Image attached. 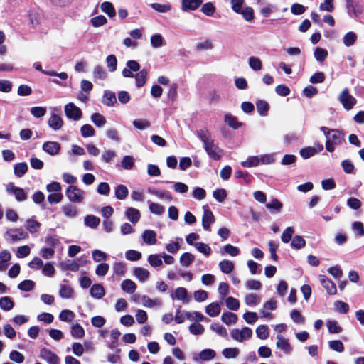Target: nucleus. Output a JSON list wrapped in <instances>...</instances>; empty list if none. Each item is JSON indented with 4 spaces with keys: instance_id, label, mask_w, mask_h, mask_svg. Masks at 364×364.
I'll return each instance as SVG.
<instances>
[{
    "instance_id": "f257e3e1",
    "label": "nucleus",
    "mask_w": 364,
    "mask_h": 364,
    "mask_svg": "<svg viewBox=\"0 0 364 364\" xmlns=\"http://www.w3.org/2000/svg\"><path fill=\"white\" fill-rule=\"evenodd\" d=\"M65 194L72 203H80L84 200L85 192L76 186H68Z\"/></svg>"
},
{
    "instance_id": "f03ea898",
    "label": "nucleus",
    "mask_w": 364,
    "mask_h": 364,
    "mask_svg": "<svg viewBox=\"0 0 364 364\" xmlns=\"http://www.w3.org/2000/svg\"><path fill=\"white\" fill-rule=\"evenodd\" d=\"M204 149L208 156L215 161L220 160L222 156L224 154V151L215 145L214 144V141H212L208 144L205 145Z\"/></svg>"
},
{
    "instance_id": "7ed1b4c3",
    "label": "nucleus",
    "mask_w": 364,
    "mask_h": 364,
    "mask_svg": "<svg viewBox=\"0 0 364 364\" xmlns=\"http://www.w3.org/2000/svg\"><path fill=\"white\" fill-rule=\"evenodd\" d=\"M39 356L48 364H60V358L59 356L48 348H41Z\"/></svg>"
},
{
    "instance_id": "20e7f679",
    "label": "nucleus",
    "mask_w": 364,
    "mask_h": 364,
    "mask_svg": "<svg viewBox=\"0 0 364 364\" xmlns=\"http://www.w3.org/2000/svg\"><path fill=\"white\" fill-rule=\"evenodd\" d=\"M65 113L68 118L78 120L82 117V112L79 107L70 102L65 107Z\"/></svg>"
},
{
    "instance_id": "39448f33",
    "label": "nucleus",
    "mask_w": 364,
    "mask_h": 364,
    "mask_svg": "<svg viewBox=\"0 0 364 364\" xmlns=\"http://www.w3.org/2000/svg\"><path fill=\"white\" fill-rule=\"evenodd\" d=\"M338 100L346 110H350L356 104V99L350 92H341Z\"/></svg>"
},
{
    "instance_id": "423d86ee",
    "label": "nucleus",
    "mask_w": 364,
    "mask_h": 364,
    "mask_svg": "<svg viewBox=\"0 0 364 364\" xmlns=\"http://www.w3.org/2000/svg\"><path fill=\"white\" fill-rule=\"evenodd\" d=\"M346 6L349 16L351 17H358L363 12L362 6L354 0H346Z\"/></svg>"
},
{
    "instance_id": "0eeeda50",
    "label": "nucleus",
    "mask_w": 364,
    "mask_h": 364,
    "mask_svg": "<svg viewBox=\"0 0 364 364\" xmlns=\"http://www.w3.org/2000/svg\"><path fill=\"white\" fill-rule=\"evenodd\" d=\"M140 65L136 60H128L126 67L122 70V75L124 77H134V72H139Z\"/></svg>"
},
{
    "instance_id": "6e6552de",
    "label": "nucleus",
    "mask_w": 364,
    "mask_h": 364,
    "mask_svg": "<svg viewBox=\"0 0 364 364\" xmlns=\"http://www.w3.org/2000/svg\"><path fill=\"white\" fill-rule=\"evenodd\" d=\"M320 282L329 295H335L337 293L335 283L326 275L320 276Z\"/></svg>"
},
{
    "instance_id": "1a4fd4ad",
    "label": "nucleus",
    "mask_w": 364,
    "mask_h": 364,
    "mask_svg": "<svg viewBox=\"0 0 364 364\" xmlns=\"http://www.w3.org/2000/svg\"><path fill=\"white\" fill-rule=\"evenodd\" d=\"M215 222V217L209 208H205L202 217V225L204 230L210 231V225Z\"/></svg>"
},
{
    "instance_id": "9d476101",
    "label": "nucleus",
    "mask_w": 364,
    "mask_h": 364,
    "mask_svg": "<svg viewBox=\"0 0 364 364\" xmlns=\"http://www.w3.org/2000/svg\"><path fill=\"white\" fill-rule=\"evenodd\" d=\"M43 150L51 156L59 154L61 146L57 141H46L43 144Z\"/></svg>"
},
{
    "instance_id": "9b49d317",
    "label": "nucleus",
    "mask_w": 364,
    "mask_h": 364,
    "mask_svg": "<svg viewBox=\"0 0 364 364\" xmlns=\"http://www.w3.org/2000/svg\"><path fill=\"white\" fill-rule=\"evenodd\" d=\"M6 191L9 195L14 196L18 201L23 200V189L16 187L14 183L10 182L6 185Z\"/></svg>"
},
{
    "instance_id": "f8f14e48",
    "label": "nucleus",
    "mask_w": 364,
    "mask_h": 364,
    "mask_svg": "<svg viewBox=\"0 0 364 364\" xmlns=\"http://www.w3.org/2000/svg\"><path fill=\"white\" fill-rule=\"evenodd\" d=\"M203 3V0H182L181 9L183 11L197 9Z\"/></svg>"
},
{
    "instance_id": "ddd939ff",
    "label": "nucleus",
    "mask_w": 364,
    "mask_h": 364,
    "mask_svg": "<svg viewBox=\"0 0 364 364\" xmlns=\"http://www.w3.org/2000/svg\"><path fill=\"white\" fill-rule=\"evenodd\" d=\"M33 66H34V68L37 70H40L43 73L47 75L56 76V77H58V78H60V80H65L68 78V74L66 73H65V72L57 73L56 72H55L54 70H43L42 67H41V65L39 63H34Z\"/></svg>"
},
{
    "instance_id": "4468645a",
    "label": "nucleus",
    "mask_w": 364,
    "mask_h": 364,
    "mask_svg": "<svg viewBox=\"0 0 364 364\" xmlns=\"http://www.w3.org/2000/svg\"><path fill=\"white\" fill-rule=\"evenodd\" d=\"M323 149V147L322 144H318V150H316L314 147L307 146L300 150V155L303 159H307L314 156L318 151H322Z\"/></svg>"
},
{
    "instance_id": "2eb2a0df",
    "label": "nucleus",
    "mask_w": 364,
    "mask_h": 364,
    "mask_svg": "<svg viewBox=\"0 0 364 364\" xmlns=\"http://www.w3.org/2000/svg\"><path fill=\"white\" fill-rule=\"evenodd\" d=\"M28 21L29 24L33 27L35 28L36 26L39 24L41 15L39 13V10L38 8L34 7L32 9H31L28 11Z\"/></svg>"
},
{
    "instance_id": "dca6fc26",
    "label": "nucleus",
    "mask_w": 364,
    "mask_h": 364,
    "mask_svg": "<svg viewBox=\"0 0 364 364\" xmlns=\"http://www.w3.org/2000/svg\"><path fill=\"white\" fill-rule=\"evenodd\" d=\"M48 124L51 129L57 131L62 128L63 125V120L60 116L52 114L48 119Z\"/></svg>"
},
{
    "instance_id": "f3484780",
    "label": "nucleus",
    "mask_w": 364,
    "mask_h": 364,
    "mask_svg": "<svg viewBox=\"0 0 364 364\" xmlns=\"http://www.w3.org/2000/svg\"><path fill=\"white\" fill-rule=\"evenodd\" d=\"M23 230L21 229H9L6 232V240L10 242H15L21 240Z\"/></svg>"
},
{
    "instance_id": "a211bd4d",
    "label": "nucleus",
    "mask_w": 364,
    "mask_h": 364,
    "mask_svg": "<svg viewBox=\"0 0 364 364\" xmlns=\"http://www.w3.org/2000/svg\"><path fill=\"white\" fill-rule=\"evenodd\" d=\"M225 122L233 129H238L243 125L242 122L237 120V118L235 116H233L230 113H228L225 115Z\"/></svg>"
},
{
    "instance_id": "6ab92c4d",
    "label": "nucleus",
    "mask_w": 364,
    "mask_h": 364,
    "mask_svg": "<svg viewBox=\"0 0 364 364\" xmlns=\"http://www.w3.org/2000/svg\"><path fill=\"white\" fill-rule=\"evenodd\" d=\"M105 294L103 286L100 284H95L90 288V295L97 299H102Z\"/></svg>"
},
{
    "instance_id": "aec40b11",
    "label": "nucleus",
    "mask_w": 364,
    "mask_h": 364,
    "mask_svg": "<svg viewBox=\"0 0 364 364\" xmlns=\"http://www.w3.org/2000/svg\"><path fill=\"white\" fill-rule=\"evenodd\" d=\"M125 213L128 220L132 223H136L141 217L139 210L134 208H128L126 210Z\"/></svg>"
},
{
    "instance_id": "412c9836",
    "label": "nucleus",
    "mask_w": 364,
    "mask_h": 364,
    "mask_svg": "<svg viewBox=\"0 0 364 364\" xmlns=\"http://www.w3.org/2000/svg\"><path fill=\"white\" fill-rule=\"evenodd\" d=\"M277 346L279 348L283 350L285 353H289L291 351V347L289 341L284 338L282 335L278 334L277 336Z\"/></svg>"
},
{
    "instance_id": "4be33fe9",
    "label": "nucleus",
    "mask_w": 364,
    "mask_h": 364,
    "mask_svg": "<svg viewBox=\"0 0 364 364\" xmlns=\"http://www.w3.org/2000/svg\"><path fill=\"white\" fill-rule=\"evenodd\" d=\"M134 77H135L136 87L141 88L146 81L147 71L145 69H143L134 75Z\"/></svg>"
},
{
    "instance_id": "5701e85b",
    "label": "nucleus",
    "mask_w": 364,
    "mask_h": 364,
    "mask_svg": "<svg viewBox=\"0 0 364 364\" xmlns=\"http://www.w3.org/2000/svg\"><path fill=\"white\" fill-rule=\"evenodd\" d=\"M196 135L203 142L204 146L213 141L210 132L207 129L197 130Z\"/></svg>"
},
{
    "instance_id": "b1692460",
    "label": "nucleus",
    "mask_w": 364,
    "mask_h": 364,
    "mask_svg": "<svg viewBox=\"0 0 364 364\" xmlns=\"http://www.w3.org/2000/svg\"><path fill=\"white\" fill-rule=\"evenodd\" d=\"M196 135L203 142L204 146L213 141L210 132L207 129L197 130Z\"/></svg>"
},
{
    "instance_id": "393cba45",
    "label": "nucleus",
    "mask_w": 364,
    "mask_h": 364,
    "mask_svg": "<svg viewBox=\"0 0 364 364\" xmlns=\"http://www.w3.org/2000/svg\"><path fill=\"white\" fill-rule=\"evenodd\" d=\"M205 313L211 317H215L220 313V306L218 303L213 302L205 307Z\"/></svg>"
},
{
    "instance_id": "a878e982",
    "label": "nucleus",
    "mask_w": 364,
    "mask_h": 364,
    "mask_svg": "<svg viewBox=\"0 0 364 364\" xmlns=\"http://www.w3.org/2000/svg\"><path fill=\"white\" fill-rule=\"evenodd\" d=\"M156 234L154 230H146L142 234V237L148 245H154L156 242Z\"/></svg>"
},
{
    "instance_id": "bb28decb",
    "label": "nucleus",
    "mask_w": 364,
    "mask_h": 364,
    "mask_svg": "<svg viewBox=\"0 0 364 364\" xmlns=\"http://www.w3.org/2000/svg\"><path fill=\"white\" fill-rule=\"evenodd\" d=\"M121 288L124 291L132 294L136 291V285L131 279H127L122 282Z\"/></svg>"
},
{
    "instance_id": "cd10ccee",
    "label": "nucleus",
    "mask_w": 364,
    "mask_h": 364,
    "mask_svg": "<svg viewBox=\"0 0 364 364\" xmlns=\"http://www.w3.org/2000/svg\"><path fill=\"white\" fill-rule=\"evenodd\" d=\"M219 267L224 274H230L234 269L235 265L232 261L224 259L220 262Z\"/></svg>"
},
{
    "instance_id": "c85d7f7f",
    "label": "nucleus",
    "mask_w": 364,
    "mask_h": 364,
    "mask_svg": "<svg viewBox=\"0 0 364 364\" xmlns=\"http://www.w3.org/2000/svg\"><path fill=\"white\" fill-rule=\"evenodd\" d=\"M149 192L151 195H154L160 199H164L165 200H167V201H171L173 200L171 194L168 191H160L155 190V189H154V190L149 189Z\"/></svg>"
},
{
    "instance_id": "c756f323",
    "label": "nucleus",
    "mask_w": 364,
    "mask_h": 364,
    "mask_svg": "<svg viewBox=\"0 0 364 364\" xmlns=\"http://www.w3.org/2000/svg\"><path fill=\"white\" fill-rule=\"evenodd\" d=\"M221 320L226 325H230L237 322V316L232 312H225L222 314Z\"/></svg>"
},
{
    "instance_id": "7c9ffc66",
    "label": "nucleus",
    "mask_w": 364,
    "mask_h": 364,
    "mask_svg": "<svg viewBox=\"0 0 364 364\" xmlns=\"http://www.w3.org/2000/svg\"><path fill=\"white\" fill-rule=\"evenodd\" d=\"M129 193L128 188L122 184L117 186L115 188V197L119 200H124Z\"/></svg>"
},
{
    "instance_id": "2f4dec72",
    "label": "nucleus",
    "mask_w": 364,
    "mask_h": 364,
    "mask_svg": "<svg viewBox=\"0 0 364 364\" xmlns=\"http://www.w3.org/2000/svg\"><path fill=\"white\" fill-rule=\"evenodd\" d=\"M101 10L107 14L110 18L114 17L116 15L115 9L112 4L109 1L103 2L100 6Z\"/></svg>"
},
{
    "instance_id": "473e14b6",
    "label": "nucleus",
    "mask_w": 364,
    "mask_h": 364,
    "mask_svg": "<svg viewBox=\"0 0 364 364\" xmlns=\"http://www.w3.org/2000/svg\"><path fill=\"white\" fill-rule=\"evenodd\" d=\"M248 65L255 71H259L262 68L261 60L255 56H251L248 59Z\"/></svg>"
},
{
    "instance_id": "72a5a7b5",
    "label": "nucleus",
    "mask_w": 364,
    "mask_h": 364,
    "mask_svg": "<svg viewBox=\"0 0 364 364\" xmlns=\"http://www.w3.org/2000/svg\"><path fill=\"white\" fill-rule=\"evenodd\" d=\"M70 333L75 338H82L85 333L84 328L79 323H75L72 326Z\"/></svg>"
},
{
    "instance_id": "f704fd0d",
    "label": "nucleus",
    "mask_w": 364,
    "mask_h": 364,
    "mask_svg": "<svg viewBox=\"0 0 364 364\" xmlns=\"http://www.w3.org/2000/svg\"><path fill=\"white\" fill-rule=\"evenodd\" d=\"M100 223V219L92 215H87L85 218V225L91 228H96Z\"/></svg>"
},
{
    "instance_id": "c9c22d12",
    "label": "nucleus",
    "mask_w": 364,
    "mask_h": 364,
    "mask_svg": "<svg viewBox=\"0 0 364 364\" xmlns=\"http://www.w3.org/2000/svg\"><path fill=\"white\" fill-rule=\"evenodd\" d=\"M332 134L329 136V139L335 144H340L344 139V135L342 132L338 129H331Z\"/></svg>"
},
{
    "instance_id": "e433bc0d",
    "label": "nucleus",
    "mask_w": 364,
    "mask_h": 364,
    "mask_svg": "<svg viewBox=\"0 0 364 364\" xmlns=\"http://www.w3.org/2000/svg\"><path fill=\"white\" fill-rule=\"evenodd\" d=\"M117 102L115 92H104L102 103L107 106H112Z\"/></svg>"
},
{
    "instance_id": "4c0bfd02",
    "label": "nucleus",
    "mask_w": 364,
    "mask_h": 364,
    "mask_svg": "<svg viewBox=\"0 0 364 364\" xmlns=\"http://www.w3.org/2000/svg\"><path fill=\"white\" fill-rule=\"evenodd\" d=\"M256 107L258 113L262 116H266L269 109V104L264 100H258Z\"/></svg>"
},
{
    "instance_id": "58836bf2",
    "label": "nucleus",
    "mask_w": 364,
    "mask_h": 364,
    "mask_svg": "<svg viewBox=\"0 0 364 364\" xmlns=\"http://www.w3.org/2000/svg\"><path fill=\"white\" fill-rule=\"evenodd\" d=\"M74 293L73 289L68 285L62 284L59 291V295L63 299H70Z\"/></svg>"
},
{
    "instance_id": "ea45409f",
    "label": "nucleus",
    "mask_w": 364,
    "mask_h": 364,
    "mask_svg": "<svg viewBox=\"0 0 364 364\" xmlns=\"http://www.w3.org/2000/svg\"><path fill=\"white\" fill-rule=\"evenodd\" d=\"M356 40H357V35L354 32L350 31V32H348L343 36V44L346 47H350V46H352L355 43Z\"/></svg>"
},
{
    "instance_id": "a19ab883",
    "label": "nucleus",
    "mask_w": 364,
    "mask_h": 364,
    "mask_svg": "<svg viewBox=\"0 0 364 364\" xmlns=\"http://www.w3.org/2000/svg\"><path fill=\"white\" fill-rule=\"evenodd\" d=\"M91 120L95 124V125L98 127H103L107 122L105 117L102 114L97 112L93 113L92 114Z\"/></svg>"
},
{
    "instance_id": "79ce46f5",
    "label": "nucleus",
    "mask_w": 364,
    "mask_h": 364,
    "mask_svg": "<svg viewBox=\"0 0 364 364\" xmlns=\"http://www.w3.org/2000/svg\"><path fill=\"white\" fill-rule=\"evenodd\" d=\"M134 274L141 282L146 281L149 277V272L139 267L134 269Z\"/></svg>"
},
{
    "instance_id": "37998d69",
    "label": "nucleus",
    "mask_w": 364,
    "mask_h": 364,
    "mask_svg": "<svg viewBox=\"0 0 364 364\" xmlns=\"http://www.w3.org/2000/svg\"><path fill=\"white\" fill-rule=\"evenodd\" d=\"M151 45L154 48H158L164 46V38L159 33H155L151 36Z\"/></svg>"
},
{
    "instance_id": "c03bdc74",
    "label": "nucleus",
    "mask_w": 364,
    "mask_h": 364,
    "mask_svg": "<svg viewBox=\"0 0 364 364\" xmlns=\"http://www.w3.org/2000/svg\"><path fill=\"white\" fill-rule=\"evenodd\" d=\"M291 246L294 249L299 250L306 246V241L301 236L296 235L291 240Z\"/></svg>"
},
{
    "instance_id": "a18cd8bd",
    "label": "nucleus",
    "mask_w": 364,
    "mask_h": 364,
    "mask_svg": "<svg viewBox=\"0 0 364 364\" xmlns=\"http://www.w3.org/2000/svg\"><path fill=\"white\" fill-rule=\"evenodd\" d=\"M257 336L262 340H265L269 337V331L266 325H260L256 329Z\"/></svg>"
},
{
    "instance_id": "49530a36",
    "label": "nucleus",
    "mask_w": 364,
    "mask_h": 364,
    "mask_svg": "<svg viewBox=\"0 0 364 364\" xmlns=\"http://www.w3.org/2000/svg\"><path fill=\"white\" fill-rule=\"evenodd\" d=\"M14 306V302L9 296H4L0 299V308L4 311H9Z\"/></svg>"
},
{
    "instance_id": "de8ad7c7",
    "label": "nucleus",
    "mask_w": 364,
    "mask_h": 364,
    "mask_svg": "<svg viewBox=\"0 0 364 364\" xmlns=\"http://www.w3.org/2000/svg\"><path fill=\"white\" fill-rule=\"evenodd\" d=\"M62 209L65 215L68 218H75L77 215V208L71 204L63 206Z\"/></svg>"
},
{
    "instance_id": "09e8293b",
    "label": "nucleus",
    "mask_w": 364,
    "mask_h": 364,
    "mask_svg": "<svg viewBox=\"0 0 364 364\" xmlns=\"http://www.w3.org/2000/svg\"><path fill=\"white\" fill-rule=\"evenodd\" d=\"M326 326L330 333H339L343 331L342 327L340 326L335 320L328 321Z\"/></svg>"
},
{
    "instance_id": "8fccbe9b",
    "label": "nucleus",
    "mask_w": 364,
    "mask_h": 364,
    "mask_svg": "<svg viewBox=\"0 0 364 364\" xmlns=\"http://www.w3.org/2000/svg\"><path fill=\"white\" fill-rule=\"evenodd\" d=\"M40 227H41V223L36 220L28 219L26 221V229L31 233L37 232L38 231Z\"/></svg>"
},
{
    "instance_id": "3c124183",
    "label": "nucleus",
    "mask_w": 364,
    "mask_h": 364,
    "mask_svg": "<svg viewBox=\"0 0 364 364\" xmlns=\"http://www.w3.org/2000/svg\"><path fill=\"white\" fill-rule=\"evenodd\" d=\"M194 260V256L190 252H184L180 257L181 264L183 267H188Z\"/></svg>"
},
{
    "instance_id": "603ef678",
    "label": "nucleus",
    "mask_w": 364,
    "mask_h": 364,
    "mask_svg": "<svg viewBox=\"0 0 364 364\" xmlns=\"http://www.w3.org/2000/svg\"><path fill=\"white\" fill-rule=\"evenodd\" d=\"M214 198L219 203H223L227 198L228 193L225 189L218 188L213 191Z\"/></svg>"
},
{
    "instance_id": "864d4df0",
    "label": "nucleus",
    "mask_w": 364,
    "mask_h": 364,
    "mask_svg": "<svg viewBox=\"0 0 364 364\" xmlns=\"http://www.w3.org/2000/svg\"><path fill=\"white\" fill-rule=\"evenodd\" d=\"M328 56V51L321 48H316L314 50V58L318 62H323Z\"/></svg>"
},
{
    "instance_id": "5fc2aeb1",
    "label": "nucleus",
    "mask_w": 364,
    "mask_h": 364,
    "mask_svg": "<svg viewBox=\"0 0 364 364\" xmlns=\"http://www.w3.org/2000/svg\"><path fill=\"white\" fill-rule=\"evenodd\" d=\"M225 301L226 306L230 310L237 311L240 308V301L237 299L229 296Z\"/></svg>"
},
{
    "instance_id": "6e6d98bb",
    "label": "nucleus",
    "mask_w": 364,
    "mask_h": 364,
    "mask_svg": "<svg viewBox=\"0 0 364 364\" xmlns=\"http://www.w3.org/2000/svg\"><path fill=\"white\" fill-rule=\"evenodd\" d=\"M148 262L153 267H158L162 265L163 262L159 255L153 254L148 257Z\"/></svg>"
},
{
    "instance_id": "4d7b16f0",
    "label": "nucleus",
    "mask_w": 364,
    "mask_h": 364,
    "mask_svg": "<svg viewBox=\"0 0 364 364\" xmlns=\"http://www.w3.org/2000/svg\"><path fill=\"white\" fill-rule=\"evenodd\" d=\"M81 134L83 137L87 138L92 136L95 134L94 128L90 124H84L80 129Z\"/></svg>"
},
{
    "instance_id": "13d9d810",
    "label": "nucleus",
    "mask_w": 364,
    "mask_h": 364,
    "mask_svg": "<svg viewBox=\"0 0 364 364\" xmlns=\"http://www.w3.org/2000/svg\"><path fill=\"white\" fill-rule=\"evenodd\" d=\"M122 166L126 170H131L134 166V158L132 156L127 155L123 157Z\"/></svg>"
},
{
    "instance_id": "bf43d9fd",
    "label": "nucleus",
    "mask_w": 364,
    "mask_h": 364,
    "mask_svg": "<svg viewBox=\"0 0 364 364\" xmlns=\"http://www.w3.org/2000/svg\"><path fill=\"white\" fill-rule=\"evenodd\" d=\"M291 318L296 323H304L305 322L304 316L297 309H293L290 314Z\"/></svg>"
},
{
    "instance_id": "052dcab7",
    "label": "nucleus",
    "mask_w": 364,
    "mask_h": 364,
    "mask_svg": "<svg viewBox=\"0 0 364 364\" xmlns=\"http://www.w3.org/2000/svg\"><path fill=\"white\" fill-rule=\"evenodd\" d=\"M126 259L130 261H137L141 258V253L137 250H129L125 252Z\"/></svg>"
},
{
    "instance_id": "680f3d73",
    "label": "nucleus",
    "mask_w": 364,
    "mask_h": 364,
    "mask_svg": "<svg viewBox=\"0 0 364 364\" xmlns=\"http://www.w3.org/2000/svg\"><path fill=\"white\" fill-rule=\"evenodd\" d=\"M294 232V229L293 227H287L282 232L281 240L284 243H288Z\"/></svg>"
},
{
    "instance_id": "e2e57ef3",
    "label": "nucleus",
    "mask_w": 364,
    "mask_h": 364,
    "mask_svg": "<svg viewBox=\"0 0 364 364\" xmlns=\"http://www.w3.org/2000/svg\"><path fill=\"white\" fill-rule=\"evenodd\" d=\"M195 247L197 249L198 251L204 254L205 256H209L211 254V249L210 247L201 242H196L194 244Z\"/></svg>"
},
{
    "instance_id": "0e129e2a",
    "label": "nucleus",
    "mask_w": 364,
    "mask_h": 364,
    "mask_svg": "<svg viewBox=\"0 0 364 364\" xmlns=\"http://www.w3.org/2000/svg\"><path fill=\"white\" fill-rule=\"evenodd\" d=\"M222 353L225 358H235L238 355L239 350L235 348H226L223 349Z\"/></svg>"
},
{
    "instance_id": "69168bd1",
    "label": "nucleus",
    "mask_w": 364,
    "mask_h": 364,
    "mask_svg": "<svg viewBox=\"0 0 364 364\" xmlns=\"http://www.w3.org/2000/svg\"><path fill=\"white\" fill-rule=\"evenodd\" d=\"M245 303L249 306H256L260 302V298L255 294H248L245 299Z\"/></svg>"
},
{
    "instance_id": "338daca9",
    "label": "nucleus",
    "mask_w": 364,
    "mask_h": 364,
    "mask_svg": "<svg viewBox=\"0 0 364 364\" xmlns=\"http://www.w3.org/2000/svg\"><path fill=\"white\" fill-rule=\"evenodd\" d=\"M149 210L153 214L160 215L164 213L165 208L161 204L155 203H149Z\"/></svg>"
},
{
    "instance_id": "774afa93",
    "label": "nucleus",
    "mask_w": 364,
    "mask_h": 364,
    "mask_svg": "<svg viewBox=\"0 0 364 364\" xmlns=\"http://www.w3.org/2000/svg\"><path fill=\"white\" fill-rule=\"evenodd\" d=\"M352 228L353 231L355 232L356 236H364V225L363 223L360 221H355L352 225Z\"/></svg>"
}]
</instances>
